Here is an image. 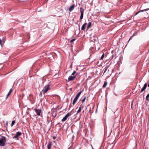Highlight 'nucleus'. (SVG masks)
<instances>
[{"label":"nucleus","instance_id":"f257e3e1","mask_svg":"<svg viewBox=\"0 0 149 149\" xmlns=\"http://www.w3.org/2000/svg\"><path fill=\"white\" fill-rule=\"evenodd\" d=\"M6 138L5 137L3 136H1L0 138V146H4L6 145Z\"/></svg>","mask_w":149,"mask_h":149},{"label":"nucleus","instance_id":"f03ea898","mask_svg":"<svg viewBox=\"0 0 149 149\" xmlns=\"http://www.w3.org/2000/svg\"><path fill=\"white\" fill-rule=\"evenodd\" d=\"M50 85L49 84H48L46 85L43 89L42 90V91L44 94L46 93L49 88Z\"/></svg>","mask_w":149,"mask_h":149},{"label":"nucleus","instance_id":"7ed1b4c3","mask_svg":"<svg viewBox=\"0 0 149 149\" xmlns=\"http://www.w3.org/2000/svg\"><path fill=\"white\" fill-rule=\"evenodd\" d=\"M71 113H67L62 120V121L63 122L65 121L67 119L68 117L71 115Z\"/></svg>","mask_w":149,"mask_h":149},{"label":"nucleus","instance_id":"20e7f679","mask_svg":"<svg viewBox=\"0 0 149 149\" xmlns=\"http://www.w3.org/2000/svg\"><path fill=\"white\" fill-rule=\"evenodd\" d=\"M79 9L81 13V16L80 17V20H81L82 19L83 17L84 10L82 7L80 8Z\"/></svg>","mask_w":149,"mask_h":149},{"label":"nucleus","instance_id":"39448f33","mask_svg":"<svg viewBox=\"0 0 149 149\" xmlns=\"http://www.w3.org/2000/svg\"><path fill=\"white\" fill-rule=\"evenodd\" d=\"M34 110L36 112V113L37 115L38 116H39L40 115V114L41 113V110L40 109H34Z\"/></svg>","mask_w":149,"mask_h":149},{"label":"nucleus","instance_id":"423d86ee","mask_svg":"<svg viewBox=\"0 0 149 149\" xmlns=\"http://www.w3.org/2000/svg\"><path fill=\"white\" fill-rule=\"evenodd\" d=\"M22 133L20 132H17L16 135L13 137V139H15L18 138L19 136L21 135Z\"/></svg>","mask_w":149,"mask_h":149},{"label":"nucleus","instance_id":"0eeeda50","mask_svg":"<svg viewBox=\"0 0 149 149\" xmlns=\"http://www.w3.org/2000/svg\"><path fill=\"white\" fill-rule=\"evenodd\" d=\"M148 10H149V8H147L144 10H140L135 14V16L137 14H138L141 12H143L144 11H146Z\"/></svg>","mask_w":149,"mask_h":149},{"label":"nucleus","instance_id":"6e6552de","mask_svg":"<svg viewBox=\"0 0 149 149\" xmlns=\"http://www.w3.org/2000/svg\"><path fill=\"white\" fill-rule=\"evenodd\" d=\"M75 77L76 76H72L71 75L68 78V81L73 80L75 78Z\"/></svg>","mask_w":149,"mask_h":149},{"label":"nucleus","instance_id":"1a4fd4ad","mask_svg":"<svg viewBox=\"0 0 149 149\" xmlns=\"http://www.w3.org/2000/svg\"><path fill=\"white\" fill-rule=\"evenodd\" d=\"M147 86V84L146 83H145L144 84L143 87L141 89V93L142 92L144 91L146 89V88Z\"/></svg>","mask_w":149,"mask_h":149},{"label":"nucleus","instance_id":"9d476101","mask_svg":"<svg viewBox=\"0 0 149 149\" xmlns=\"http://www.w3.org/2000/svg\"><path fill=\"white\" fill-rule=\"evenodd\" d=\"M51 114L54 118H55L56 116L57 113L56 112L53 111L51 113Z\"/></svg>","mask_w":149,"mask_h":149},{"label":"nucleus","instance_id":"9b49d317","mask_svg":"<svg viewBox=\"0 0 149 149\" xmlns=\"http://www.w3.org/2000/svg\"><path fill=\"white\" fill-rule=\"evenodd\" d=\"M74 4H73V5H71L70 7L69 8V11L70 12H71L74 9Z\"/></svg>","mask_w":149,"mask_h":149},{"label":"nucleus","instance_id":"f8f14e48","mask_svg":"<svg viewBox=\"0 0 149 149\" xmlns=\"http://www.w3.org/2000/svg\"><path fill=\"white\" fill-rule=\"evenodd\" d=\"M86 24H87V23H85L82 25V26L81 27V29L82 30L84 31Z\"/></svg>","mask_w":149,"mask_h":149},{"label":"nucleus","instance_id":"ddd939ff","mask_svg":"<svg viewBox=\"0 0 149 149\" xmlns=\"http://www.w3.org/2000/svg\"><path fill=\"white\" fill-rule=\"evenodd\" d=\"M94 107H95V106L94 105H93L92 106V109H91V108H90V109L89 110V112L90 113H91L93 112V110L94 109Z\"/></svg>","mask_w":149,"mask_h":149},{"label":"nucleus","instance_id":"4468645a","mask_svg":"<svg viewBox=\"0 0 149 149\" xmlns=\"http://www.w3.org/2000/svg\"><path fill=\"white\" fill-rule=\"evenodd\" d=\"M12 91H13L12 89L11 88L10 89L9 92H8V94L7 95L6 97V99H7L8 97L9 96V95L11 94V93L12 92Z\"/></svg>","mask_w":149,"mask_h":149},{"label":"nucleus","instance_id":"2eb2a0df","mask_svg":"<svg viewBox=\"0 0 149 149\" xmlns=\"http://www.w3.org/2000/svg\"><path fill=\"white\" fill-rule=\"evenodd\" d=\"M52 146V143L51 142H49L47 146L48 149H51V147Z\"/></svg>","mask_w":149,"mask_h":149},{"label":"nucleus","instance_id":"dca6fc26","mask_svg":"<svg viewBox=\"0 0 149 149\" xmlns=\"http://www.w3.org/2000/svg\"><path fill=\"white\" fill-rule=\"evenodd\" d=\"M91 22H90L88 24V25L87 28V30L89 29V28L91 27Z\"/></svg>","mask_w":149,"mask_h":149},{"label":"nucleus","instance_id":"f3484780","mask_svg":"<svg viewBox=\"0 0 149 149\" xmlns=\"http://www.w3.org/2000/svg\"><path fill=\"white\" fill-rule=\"evenodd\" d=\"M82 93V91H80L76 95V96L77 97H79L80 95H81V93Z\"/></svg>","mask_w":149,"mask_h":149},{"label":"nucleus","instance_id":"a211bd4d","mask_svg":"<svg viewBox=\"0 0 149 149\" xmlns=\"http://www.w3.org/2000/svg\"><path fill=\"white\" fill-rule=\"evenodd\" d=\"M107 84V81H105L104 82V84H103L102 87L103 88H105L106 87V86Z\"/></svg>","mask_w":149,"mask_h":149},{"label":"nucleus","instance_id":"6ab92c4d","mask_svg":"<svg viewBox=\"0 0 149 149\" xmlns=\"http://www.w3.org/2000/svg\"><path fill=\"white\" fill-rule=\"evenodd\" d=\"M146 99L147 101H149V93L146 96Z\"/></svg>","mask_w":149,"mask_h":149},{"label":"nucleus","instance_id":"aec40b11","mask_svg":"<svg viewBox=\"0 0 149 149\" xmlns=\"http://www.w3.org/2000/svg\"><path fill=\"white\" fill-rule=\"evenodd\" d=\"M77 100L76 99H75V98H74V99L73 101V102H72V104L73 105H74L75 103L76 102Z\"/></svg>","mask_w":149,"mask_h":149},{"label":"nucleus","instance_id":"412c9836","mask_svg":"<svg viewBox=\"0 0 149 149\" xmlns=\"http://www.w3.org/2000/svg\"><path fill=\"white\" fill-rule=\"evenodd\" d=\"M86 96L84 97V98L82 100V103L84 102L85 100L86 99Z\"/></svg>","mask_w":149,"mask_h":149},{"label":"nucleus","instance_id":"4be33fe9","mask_svg":"<svg viewBox=\"0 0 149 149\" xmlns=\"http://www.w3.org/2000/svg\"><path fill=\"white\" fill-rule=\"evenodd\" d=\"M15 120L12 121L11 123V126H12L15 123Z\"/></svg>","mask_w":149,"mask_h":149},{"label":"nucleus","instance_id":"5701e85b","mask_svg":"<svg viewBox=\"0 0 149 149\" xmlns=\"http://www.w3.org/2000/svg\"><path fill=\"white\" fill-rule=\"evenodd\" d=\"M81 108H79L78 110L77 111V113H79L81 111Z\"/></svg>","mask_w":149,"mask_h":149},{"label":"nucleus","instance_id":"b1692460","mask_svg":"<svg viewBox=\"0 0 149 149\" xmlns=\"http://www.w3.org/2000/svg\"><path fill=\"white\" fill-rule=\"evenodd\" d=\"M104 54H103L102 56H101V59H103L104 58Z\"/></svg>","mask_w":149,"mask_h":149},{"label":"nucleus","instance_id":"393cba45","mask_svg":"<svg viewBox=\"0 0 149 149\" xmlns=\"http://www.w3.org/2000/svg\"><path fill=\"white\" fill-rule=\"evenodd\" d=\"M76 72V71H74L73 72L72 74V76H74Z\"/></svg>","mask_w":149,"mask_h":149},{"label":"nucleus","instance_id":"a878e982","mask_svg":"<svg viewBox=\"0 0 149 149\" xmlns=\"http://www.w3.org/2000/svg\"><path fill=\"white\" fill-rule=\"evenodd\" d=\"M75 40V39H72V40H71L70 42H73Z\"/></svg>","mask_w":149,"mask_h":149},{"label":"nucleus","instance_id":"bb28decb","mask_svg":"<svg viewBox=\"0 0 149 149\" xmlns=\"http://www.w3.org/2000/svg\"><path fill=\"white\" fill-rule=\"evenodd\" d=\"M84 107V106H81V105L80 107H79V108H81V110Z\"/></svg>","mask_w":149,"mask_h":149},{"label":"nucleus","instance_id":"cd10ccee","mask_svg":"<svg viewBox=\"0 0 149 149\" xmlns=\"http://www.w3.org/2000/svg\"><path fill=\"white\" fill-rule=\"evenodd\" d=\"M134 34H133V35H132V36L130 37V39H129V41H129V42L130 41V40H131V39L132 38L133 36H134Z\"/></svg>","mask_w":149,"mask_h":149},{"label":"nucleus","instance_id":"c85d7f7f","mask_svg":"<svg viewBox=\"0 0 149 149\" xmlns=\"http://www.w3.org/2000/svg\"><path fill=\"white\" fill-rule=\"evenodd\" d=\"M2 44V40H0V45H1Z\"/></svg>","mask_w":149,"mask_h":149},{"label":"nucleus","instance_id":"c756f323","mask_svg":"<svg viewBox=\"0 0 149 149\" xmlns=\"http://www.w3.org/2000/svg\"><path fill=\"white\" fill-rule=\"evenodd\" d=\"M107 70V68H105V71H104V73H105V72Z\"/></svg>","mask_w":149,"mask_h":149},{"label":"nucleus","instance_id":"7c9ffc66","mask_svg":"<svg viewBox=\"0 0 149 149\" xmlns=\"http://www.w3.org/2000/svg\"><path fill=\"white\" fill-rule=\"evenodd\" d=\"M79 97H77L76 96L74 98H75V99H76L77 100L78 99V98Z\"/></svg>","mask_w":149,"mask_h":149},{"label":"nucleus","instance_id":"2f4dec72","mask_svg":"<svg viewBox=\"0 0 149 149\" xmlns=\"http://www.w3.org/2000/svg\"><path fill=\"white\" fill-rule=\"evenodd\" d=\"M148 87H149V84H148Z\"/></svg>","mask_w":149,"mask_h":149},{"label":"nucleus","instance_id":"473e14b6","mask_svg":"<svg viewBox=\"0 0 149 149\" xmlns=\"http://www.w3.org/2000/svg\"><path fill=\"white\" fill-rule=\"evenodd\" d=\"M41 94H42V93H40V95H41Z\"/></svg>","mask_w":149,"mask_h":149},{"label":"nucleus","instance_id":"72a5a7b5","mask_svg":"<svg viewBox=\"0 0 149 149\" xmlns=\"http://www.w3.org/2000/svg\"><path fill=\"white\" fill-rule=\"evenodd\" d=\"M90 106V105H89V104H88V106Z\"/></svg>","mask_w":149,"mask_h":149}]
</instances>
